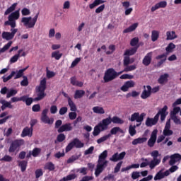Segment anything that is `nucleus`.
<instances>
[{"instance_id": "cd10ccee", "label": "nucleus", "mask_w": 181, "mask_h": 181, "mask_svg": "<svg viewBox=\"0 0 181 181\" xmlns=\"http://www.w3.org/2000/svg\"><path fill=\"white\" fill-rule=\"evenodd\" d=\"M118 132H120V134H124V130L122 129H120L119 127H115L111 129L110 134H109L111 136V135H117Z\"/></svg>"}, {"instance_id": "c756f323", "label": "nucleus", "mask_w": 181, "mask_h": 181, "mask_svg": "<svg viewBox=\"0 0 181 181\" xmlns=\"http://www.w3.org/2000/svg\"><path fill=\"white\" fill-rule=\"evenodd\" d=\"M159 163H160V160L153 159L151 162H148V166L151 170L155 169V168H156Z\"/></svg>"}, {"instance_id": "39448f33", "label": "nucleus", "mask_w": 181, "mask_h": 181, "mask_svg": "<svg viewBox=\"0 0 181 181\" xmlns=\"http://www.w3.org/2000/svg\"><path fill=\"white\" fill-rule=\"evenodd\" d=\"M74 148H76L78 149L84 148V143L81 142L80 139L75 138L66 146L65 152H70V151H71V149H73Z\"/></svg>"}, {"instance_id": "6e6d98bb", "label": "nucleus", "mask_w": 181, "mask_h": 181, "mask_svg": "<svg viewBox=\"0 0 181 181\" xmlns=\"http://www.w3.org/2000/svg\"><path fill=\"white\" fill-rule=\"evenodd\" d=\"M16 94H18V90L12 89L6 95V98H11V97L13 96V95H16Z\"/></svg>"}, {"instance_id": "5701e85b", "label": "nucleus", "mask_w": 181, "mask_h": 181, "mask_svg": "<svg viewBox=\"0 0 181 181\" xmlns=\"http://www.w3.org/2000/svg\"><path fill=\"white\" fill-rule=\"evenodd\" d=\"M138 47H134L130 49H127L124 53V56H134V54L136 53Z\"/></svg>"}, {"instance_id": "ea45409f", "label": "nucleus", "mask_w": 181, "mask_h": 181, "mask_svg": "<svg viewBox=\"0 0 181 181\" xmlns=\"http://www.w3.org/2000/svg\"><path fill=\"white\" fill-rule=\"evenodd\" d=\"M101 126H100V124L98 123V125H96L94 127L93 132V135L94 136H97L98 135H100V132H101Z\"/></svg>"}, {"instance_id": "473e14b6", "label": "nucleus", "mask_w": 181, "mask_h": 181, "mask_svg": "<svg viewBox=\"0 0 181 181\" xmlns=\"http://www.w3.org/2000/svg\"><path fill=\"white\" fill-rule=\"evenodd\" d=\"M77 177V175L76 174H69L66 177H64L62 179L59 180V181H71L74 180Z\"/></svg>"}, {"instance_id": "052dcab7", "label": "nucleus", "mask_w": 181, "mask_h": 181, "mask_svg": "<svg viewBox=\"0 0 181 181\" xmlns=\"http://www.w3.org/2000/svg\"><path fill=\"white\" fill-rule=\"evenodd\" d=\"M21 13L23 16H28V15H30V10L27 8H23L21 10Z\"/></svg>"}, {"instance_id": "7ed1b4c3", "label": "nucleus", "mask_w": 181, "mask_h": 181, "mask_svg": "<svg viewBox=\"0 0 181 181\" xmlns=\"http://www.w3.org/2000/svg\"><path fill=\"white\" fill-rule=\"evenodd\" d=\"M38 18L39 13H37L33 18L31 16L23 17L21 19V22L22 23H23L26 29H33V28H35V25H36V22H37Z\"/></svg>"}, {"instance_id": "a18cd8bd", "label": "nucleus", "mask_w": 181, "mask_h": 181, "mask_svg": "<svg viewBox=\"0 0 181 181\" xmlns=\"http://www.w3.org/2000/svg\"><path fill=\"white\" fill-rule=\"evenodd\" d=\"M12 41H9L6 45L4 46V47L0 49V54L1 53H5V52H6V50H8V49L12 46Z\"/></svg>"}, {"instance_id": "bf43d9fd", "label": "nucleus", "mask_w": 181, "mask_h": 181, "mask_svg": "<svg viewBox=\"0 0 181 181\" xmlns=\"http://www.w3.org/2000/svg\"><path fill=\"white\" fill-rule=\"evenodd\" d=\"M138 43H139V38H138V37H134L130 41V45L133 47L136 46V45H138Z\"/></svg>"}, {"instance_id": "20e7f679", "label": "nucleus", "mask_w": 181, "mask_h": 181, "mask_svg": "<svg viewBox=\"0 0 181 181\" xmlns=\"http://www.w3.org/2000/svg\"><path fill=\"white\" fill-rule=\"evenodd\" d=\"M19 11H16L8 16V21L4 22L5 26H11V28H16V21L19 19Z\"/></svg>"}, {"instance_id": "c85d7f7f", "label": "nucleus", "mask_w": 181, "mask_h": 181, "mask_svg": "<svg viewBox=\"0 0 181 181\" xmlns=\"http://www.w3.org/2000/svg\"><path fill=\"white\" fill-rule=\"evenodd\" d=\"M93 111L95 114H100V115L105 114V110H104V108L100 106L93 107Z\"/></svg>"}, {"instance_id": "423d86ee", "label": "nucleus", "mask_w": 181, "mask_h": 181, "mask_svg": "<svg viewBox=\"0 0 181 181\" xmlns=\"http://www.w3.org/2000/svg\"><path fill=\"white\" fill-rule=\"evenodd\" d=\"M25 145V140L23 139H16L13 141L8 148V152L12 153L13 152H18L21 149V146Z\"/></svg>"}, {"instance_id": "4c0bfd02", "label": "nucleus", "mask_w": 181, "mask_h": 181, "mask_svg": "<svg viewBox=\"0 0 181 181\" xmlns=\"http://www.w3.org/2000/svg\"><path fill=\"white\" fill-rule=\"evenodd\" d=\"M156 122L151 117H147L146 120V127H153V125H156Z\"/></svg>"}, {"instance_id": "e2e57ef3", "label": "nucleus", "mask_w": 181, "mask_h": 181, "mask_svg": "<svg viewBox=\"0 0 181 181\" xmlns=\"http://www.w3.org/2000/svg\"><path fill=\"white\" fill-rule=\"evenodd\" d=\"M171 119L174 121L176 125H180L181 121H180V119L177 117V116H171Z\"/></svg>"}, {"instance_id": "6e6552de", "label": "nucleus", "mask_w": 181, "mask_h": 181, "mask_svg": "<svg viewBox=\"0 0 181 181\" xmlns=\"http://www.w3.org/2000/svg\"><path fill=\"white\" fill-rule=\"evenodd\" d=\"M115 69L113 68L108 69L105 72L103 77V80L105 83H110V81H112V80H115L116 78Z\"/></svg>"}, {"instance_id": "f704fd0d", "label": "nucleus", "mask_w": 181, "mask_h": 181, "mask_svg": "<svg viewBox=\"0 0 181 181\" xmlns=\"http://www.w3.org/2000/svg\"><path fill=\"white\" fill-rule=\"evenodd\" d=\"M41 121L44 123V124H49V125H52L53 124V122H54V119L53 118H49L48 116L45 117H41Z\"/></svg>"}, {"instance_id": "4be33fe9", "label": "nucleus", "mask_w": 181, "mask_h": 181, "mask_svg": "<svg viewBox=\"0 0 181 181\" xmlns=\"http://www.w3.org/2000/svg\"><path fill=\"white\" fill-rule=\"evenodd\" d=\"M70 81L72 86H76V87H83L84 84L83 82L77 81V78H76V76L71 77L70 78Z\"/></svg>"}, {"instance_id": "774afa93", "label": "nucleus", "mask_w": 181, "mask_h": 181, "mask_svg": "<svg viewBox=\"0 0 181 181\" xmlns=\"http://www.w3.org/2000/svg\"><path fill=\"white\" fill-rule=\"evenodd\" d=\"M32 110L33 111V112H39V111H40V104L34 105L32 107Z\"/></svg>"}, {"instance_id": "79ce46f5", "label": "nucleus", "mask_w": 181, "mask_h": 181, "mask_svg": "<svg viewBox=\"0 0 181 181\" xmlns=\"http://www.w3.org/2000/svg\"><path fill=\"white\" fill-rule=\"evenodd\" d=\"M62 56H63V54L60 53L59 51H55L52 53V57L55 59V60H60Z\"/></svg>"}, {"instance_id": "58836bf2", "label": "nucleus", "mask_w": 181, "mask_h": 181, "mask_svg": "<svg viewBox=\"0 0 181 181\" xmlns=\"http://www.w3.org/2000/svg\"><path fill=\"white\" fill-rule=\"evenodd\" d=\"M68 105L70 107V110L71 111L76 112L77 111V106H76V103L71 100V98L69 99Z\"/></svg>"}, {"instance_id": "c03bdc74", "label": "nucleus", "mask_w": 181, "mask_h": 181, "mask_svg": "<svg viewBox=\"0 0 181 181\" xmlns=\"http://www.w3.org/2000/svg\"><path fill=\"white\" fill-rule=\"evenodd\" d=\"M80 156H81V155H74L71 157H70L67 161L66 163H73V162L78 160V159L80 158Z\"/></svg>"}, {"instance_id": "603ef678", "label": "nucleus", "mask_w": 181, "mask_h": 181, "mask_svg": "<svg viewBox=\"0 0 181 181\" xmlns=\"http://www.w3.org/2000/svg\"><path fill=\"white\" fill-rule=\"evenodd\" d=\"M136 69V65H130L126 66L124 69V71H125V73H128V71H132L134 70H135Z\"/></svg>"}, {"instance_id": "b1692460", "label": "nucleus", "mask_w": 181, "mask_h": 181, "mask_svg": "<svg viewBox=\"0 0 181 181\" xmlns=\"http://www.w3.org/2000/svg\"><path fill=\"white\" fill-rule=\"evenodd\" d=\"M166 36V40H174V39L177 37V35H176V33L175 31H167Z\"/></svg>"}, {"instance_id": "72a5a7b5", "label": "nucleus", "mask_w": 181, "mask_h": 181, "mask_svg": "<svg viewBox=\"0 0 181 181\" xmlns=\"http://www.w3.org/2000/svg\"><path fill=\"white\" fill-rule=\"evenodd\" d=\"M18 166H20L21 172H25V170H26V168H28V161L25 160L18 161Z\"/></svg>"}, {"instance_id": "f257e3e1", "label": "nucleus", "mask_w": 181, "mask_h": 181, "mask_svg": "<svg viewBox=\"0 0 181 181\" xmlns=\"http://www.w3.org/2000/svg\"><path fill=\"white\" fill-rule=\"evenodd\" d=\"M107 156L108 151L107 150H105L99 155L98 163L95 170V177H98V176H100V175L104 172L105 168L108 166V160H105L107 159Z\"/></svg>"}, {"instance_id": "9b49d317", "label": "nucleus", "mask_w": 181, "mask_h": 181, "mask_svg": "<svg viewBox=\"0 0 181 181\" xmlns=\"http://www.w3.org/2000/svg\"><path fill=\"white\" fill-rule=\"evenodd\" d=\"M111 117H108L105 119H103L102 122H100L99 124V127L101 128V131H107L108 129V125H110L112 123Z\"/></svg>"}, {"instance_id": "e433bc0d", "label": "nucleus", "mask_w": 181, "mask_h": 181, "mask_svg": "<svg viewBox=\"0 0 181 181\" xmlns=\"http://www.w3.org/2000/svg\"><path fill=\"white\" fill-rule=\"evenodd\" d=\"M16 5H18V4L16 3L13 4L11 6H10L6 9V11L4 13V15L6 16V15H9V13H12V12H13L14 10L16 9Z\"/></svg>"}, {"instance_id": "8fccbe9b", "label": "nucleus", "mask_w": 181, "mask_h": 181, "mask_svg": "<svg viewBox=\"0 0 181 181\" xmlns=\"http://www.w3.org/2000/svg\"><path fill=\"white\" fill-rule=\"evenodd\" d=\"M110 136H111V134L105 135V136L100 137V139H98L97 140V143L103 144V142H105V141H107V139H108V138H110Z\"/></svg>"}, {"instance_id": "6ab92c4d", "label": "nucleus", "mask_w": 181, "mask_h": 181, "mask_svg": "<svg viewBox=\"0 0 181 181\" xmlns=\"http://www.w3.org/2000/svg\"><path fill=\"white\" fill-rule=\"evenodd\" d=\"M181 160V155L179 153H175L170 156V160L169 161V165L173 166L176 162Z\"/></svg>"}, {"instance_id": "2eb2a0df", "label": "nucleus", "mask_w": 181, "mask_h": 181, "mask_svg": "<svg viewBox=\"0 0 181 181\" xmlns=\"http://www.w3.org/2000/svg\"><path fill=\"white\" fill-rule=\"evenodd\" d=\"M135 86V82L134 81H127L124 83V84L121 87L122 91L124 93L128 91L129 88H132V87Z\"/></svg>"}, {"instance_id": "de8ad7c7", "label": "nucleus", "mask_w": 181, "mask_h": 181, "mask_svg": "<svg viewBox=\"0 0 181 181\" xmlns=\"http://www.w3.org/2000/svg\"><path fill=\"white\" fill-rule=\"evenodd\" d=\"M16 74V72L14 71H11V74L8 75L7 77L3 76V81L4 83H6L11 80L15 75Z\"/></svg>"}, {"instance_id": "9d476101", "label": "nucleus", "mask_w": 181, "mask_h": 181, "mask_svg": "<svg viewBox=\"0 0 181 181\" xmlns=\"http://www.w3.org/2000/svg\"><path fill=\"white\" fill-rule=\"evenodd\" d=\"M158 136V129H154L151 135L150 139L148 141V146L150 148H153L155 146V144H156V138Z\"/></svg>"}, {"instance_id": "1a4fd4ad", "label": "nucleus", "mask_w": 181, "mask_h": 181, "mask_svg": "<svg viewBox=\"0 0 181 181\" xmlns=\"http://www.w3.org/2000/svg\"><path fill=\"white\" fill-rule=\"evenodd\" d=\"M18 32V28H11V33L4 31L2 33V39H5V40H12L13 37H15V35Z\"/></svg>"}, {"instance_id": "c9c22d12", "label": "nucleus", "mask_w": 181, "mask_h": 181, "mask_svg": "<svg viewBox=\"0 0 181 181\" xmlns=\"http://www.w3.org/2000/svg\"><path fill=\"white\" fill-rule=\"evenodd\" d=\"M158 39H159V31L154 30L151 32V40L152 42H156Z\"/></svg>"}, {"instance_id": "4468645a", "label": "nucleus", "mask_w": 181, "mask_h": 181, "mask_svg": "<svg viewBox=\"0 0 181 181\" xmlns=\"http://www.w3.org/2000/svg\"><path fill=\"white\" fill-rule=\"evenodd\" d=\"M147 90L144 89L141 95V98L142 100H146V98H149L151 97V94H152V87L149 85L146 86Z\"/></svg>"}, {"instance_id": "13d9d810", "label": "nucleus", "mask_w": 181, "mask_h": 181, "mask_svg": "<svg viewBox=\"0 0 181 181\" xmlns=\"http://www.w3.org/2000/svg\"><path fill=\"white\" fill-rule=\"evenodd\" d=\"M180 111V107H174L173 111L170 112L171 117L176 116V114Z\"/></svg>"}, {"instance_id": "69168bd1", "label": "nucleus", "mask_w": 181, "mask_h": 181, "mask_svg": "<svg viewBox=\"0 0 181 181\" xmlns=\"http://www.w3.org/2000/svg\"><path fill=\"white\" fill-rule=\"evenodd\" d=\"M157 6L159 8H166L168 6V2L165 1H160L159 3L156 4Z\"/></svg>"}, {"instance_id": "412c9836", "label": "nucleus", "mask_w": 181, "mask_h": 181, "mask_svg": "<svg viewBox=\"0 0 181 181\" xmlns=\"http://www.w3.org/2000/svg\"><path fill=\"white\" fill-rule=\"evenodd\" d=\"M146 141H148V138L146 137H139L137 139H134L132 144V145H138V144H144V142H146Z\"/></svg>"}, {"instance_id": "a211bd4d", "label": "nucleus", "mask_w": 181, "mask_h": 181, "mask_svg": "<svg viewBox=\"0 0 181 181\" xmlns=\"http://www.w3.org/2000/svg\"><path fill=\"white\" fill-rule=\"evenodd\" d=\"M169 81V74L165 73L164 74H162L160 76V77L158 79V84H161V86H163V84H166Z\"/></svg>"}, {"instance_id": "dca6fc26", "label": "nucleus", "mask_w": 181, "mask_h": 181, "mask_svg": "<svg viewBox=\"0 0 181 181\" xmlns=\"http://www.w3.org/2000/svg\"><path fill=\"white\" fill-rule=\"evenodd\" d=\"M32 135H33V129L28 127H25L22 133L21 134V136L22 138H25V136H30L31 137Z\"/></svg>"}, {"instance_id": "aec40b11", "label": "nucleus", "mask_w": 181, "mask_h": 181, "mask_svg": "<svg viewBox=\"0 0 181 181\" xmlns=\"http://www.w3.org/2000/svg\"><path fill=\"white\" fill-rule=\"evenodd\" d=\"M33 101H35V98H29V95H23V102L25 103L27 106L32 105Z\"/></svg>"}, {"instance_id": "f8f14e48", "label": "nucleus", "mask_w": 181, "mask_h": 181, "mask_svg": "<svg viewBox=\"0 0 181 181\" xmlns=\"http://www.w3.org/2000/svg\"><path fill=\"white\" fill-rule=\"evenodd\" d=\"M125 155H127V153L125 151H123L120 153H115L112 158H110V160L112 162H118V160H122L125 158Z\"/></svg>"}, {"instance_id": "0e129e2a", "label": "nucleus", "mask_w": 181, "mask_h": 181, "mask_svg": "<svg viewBox=\"0 0 181 181\" xmlns=\"http://www.w3.org/2000/svg\"><path fill=\"white\" fill-rule=\"evenodd\" d=\"M40 176H43V170L42 169H37L35 170V177L36 179H39Z\"/></svg>"}, {"instance_id": "0eeeda50", "label": "nucleus", "mask_w": 181, "mask_h": 181, "mask_svg": "<svg viewBox=\"0 0 181 181\" xmlns=\"http://www.w3.org/2000/svg\"><path fill=\"white\" fill-rule=\"evenodd\" d=\"M146 116V113H141V115L139 112H134L131 115V117L129 118V120L132 122L136 121L139 124H136L135 127H141V124L144 122V118Z\"/></svg>"}, {"instance_id": "a19ab883", "label": "nucleus", "mask_w": 181, "mask_h": 181, "mask_svg": "<svg viewBox=\"0 0 181 181\" xmlns=\"http://www.w3.org/2000/svg\"><path fill=\"white\" fill-rule=\"evenodd\" d=\"M28 69H29V66H26L25 68H24V69H20L18 72H17V74H16V76H15V80H16V78H21V77H22V76H23V72L24 71H26V70H28Z\"/></svg>"}, {"instance_id": "bb28decb", "label": "nucleus", "mask_w": 181, "mask_h": 181, "mask_svg": "<svg viewBox=\"0 0 181 181\" xmlns=\"http://www.w3.org/2000/svg\"><path fill=\"white\" fill-rule=\"evenodd\" d=\"M176 49V45L173 42L168 44L165 48L166 54L169 55V53H173V49Z\"/></svg>"}, {"instance_id": "7c9ffc66", "label": "nucleus", "mask_w": 181, "mask_h": 181, "mask_svg": "<svg viewBox=\"0 0 181 181\" xmlns=\"http://www.w3.org/2000/svg\"><path fill=\"white\" fill-rule=\"evenodd\" d=\"M40 152H42V148H35L32 151H30V155H32L34 158H37L40 155Z\"/></svg>"}, {"instance_id": "a878e982", "label": "nucleus", "mask_w": 181, "mask_h": 181, "mask_svg": "<svg viewBox=\"0 0 181 181\" xmlns=\"http://www.w3.org/2000/svg\"><path fill=\"white\" fill-rule=\"evenodd\" d=\"M84 94H86V91L83 90H76L75 91L74 98H75V100H77L78 98H83V97L84 96Z\"/></svg>"}, {"instance_id": "864d4df0", "label": "nucleus", "mask_w": 181, "mask_h": 181, "mask_svg": "<svg viewBox=\"0 0 181 181\" xmlns=\"http://www.w3.org/2000/svg\"><path fill=\"white\" fill-rule=\"evenodd\" d=\"M151 155L154 160H160V158H158L159 156V151L158 150H154L151 153Z\"/></svg>"}, {"instance_id": "49530a36", "label": "nucleus", "mask_w": 181, "mask_h": 181, "mask_svg": "<svg viewBox=\"0 0 181 181\" xmlns=\"http://www.w3.org/2000/svg\"><path fill=\"white\" fill-rule=\"evenodd\" d=\"M45 169L47 170L53 171L55 169L54 164H53L52 162L47 163L45 166Z\"/></svg>"}, {"instance_id": "680f3d73", "label": "nucleus", "mask_w": 181, "mask_h": 181, "mask_svg": "<svg viewBox=\"0 0 181 181\" xmlns=\"http://www.w3.org/2000/svg\"><path fill=\"white\" fill-rule=\"evenodd\" d=\"M66 139V135L64 134H59L57 137V140L58 142H63Z\"/></svg>"}, {"instance_id": "4d7b16f0", "label": "nucleus", "mask_w": 181, "mask_h": 181, "mask_svg": "<svg viewBox=\"0 0 181 181\" xmlns=\"http://www.w3.org/2000/svg\"><path fill=\"white\" fill-rule=\"evenodd\" d=\"M101 0H95L93 1V3L89 4V8L90 9H94V8H95V6H98V5H100V1Z\"/></svg>"}, {"instance_id": "338daca9", "label": "nucleus", "mask_w": 181, "mask_h": 181, "mask_svg": "<svg viewBox=\"0 0 181 181\" xmlns=\"http://www.w3.org/2000/svg\"><path fill=\"white\" fill-rule=\"evenodd\" d=\"M68 110L67 107H61L59 112V115H64V114L67 112Z\"/></svg>"}, {"instance_id": "3c124183", "label": "nucleus", "mask_w": 181, "mask_h": 181, "mask_svg": "<svg viewBox=\"0 0 181 181\" xmlns=\"http://www.w3.org/2000/svg\"><path fill=\"white\" fill-rule=\"evenodd\" d=\"M165 177L163 175V173L162 170H160L154 177V180H160L163 179Z\"/></svg>"}, {"instance_id": "37998d69", "label": "nucleus", "mask_w": 181, "mask_h": 181, "mask_svg": "<svg viewBox=\"0 0 181 181\" xmlns=\"http://www.w3.org/2000/svg\"><path fill=\"white\" fill-rule=\"evenodd\" d=\"M111 119L113 124H124V120L118 117V116H114L112 118H111Z\"/></svg>"}, {"instance_id": "2f4dec72", "label": "nucleus", "mask_w": 181, "mask_h": 181, "mask_svg": "<svg viewBox=\"0 0 181 181\" xmlns=\"http://www.w3.org/2000/svg\"><path fill=\"white\" fill-rule=\"evenodd\" d=\"M23 52V49H19L18 52V54L13 56L10 59V63H16L18 62V59L21 57V52Z\"/></svg>"}, {"instance_id": "ddd939ff", "label": "nucleus", "mask_w": 181, "mask_h": 181, "mask_svg": "<svg viewBox=\"0 0 181 181\" xmlns=\"http://www.w3.org/2000/svg\"><path fill=\"white\" fill-rule=\"evenodd\" d=\"M153 53L152 52H150L147 53L145 57H144L142 60V64L145 66L146 67H148L152 63V56Z\"/></svg>"}, {"instance_id": "09e8293b", "label": "nucleus", "mask_w": 181, "mask_h": 181, "mask_svg": "<svg viewBox=\"0 0 181 181\" xmlns=\"http://www.w3.org/2000/svg\"><path fill=\"white\" fill-rule=\"evenodd\" d=\"M136 128V126L130 125L129 127V134H130L131 136H134V135L136 134V130L135 129Z\"/></svg>"}, {"instance_id": "393cba45", "label": "nucleus", "mask_w": 181, "mask_h": 181, "mask_svg": "<svg viewBox=\"0 0 181 181\" xmlns=\"http://www.w3.org/2000/svg\"><path fill=\"white\" fill-rule=\"evenodd\" d=\"M138 28V23H134L132 25H130L129 28L124 29L123 30V33H130V32H134L135 29Z\"/></svg>"}, {"instance_id": "f03ea898", "label": "nucleus", "mask_w": 181, "mask_h": 181, "mask_svg": "<svg viewBox=\"0 0 181 181\" xmlns=\"http://www.w3.org/2000/svg\"><path fill=\"white\" fill-rule=\"evenodd\" d=\"M46 78H44L40 81V85L35 88L37 97L34 98V101H42L46 97L45 93L46 91Z\"/></svg>"}, {"instance_id": "5fc2aeb1", "label": "nucleus", "mask_w": 181, "mask_h": 181, "mask_svg": "<svg viewBox=\"0 0 181 181\" xmlns=\"http://www.w3.org/2000/svg\"><path fill=\"white\" fill-rule=\"evenodd\" d=\"M163 134L164 136H170V135H173V131L170 129H164Z\"/></svg>"}, {"instance_id": "f3484780", "label": "nucleus", "mask_w": 181, "mask_h": 181, "mask_svg": "<svg viewBox=\"0 0 181 181\" xmlns=\"http://www.w3.org/2000/svg\"><path fill=\"white\" fill-rule=\"evenodd\" d=\"M73 127H71V123H66L65 124L61 126L58 129L57 132H59V134H62V132H69L71 131Z\"/></svg>"}]
</instances>
